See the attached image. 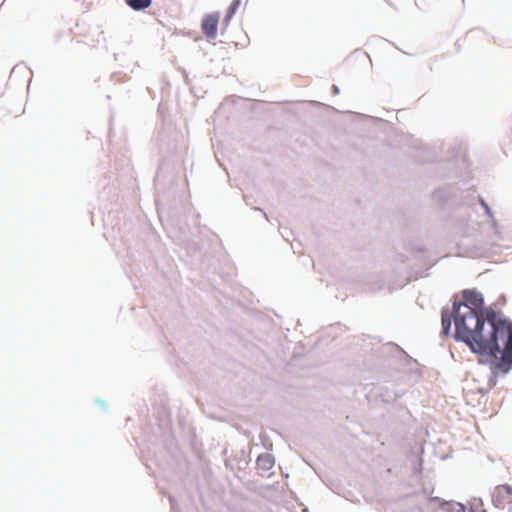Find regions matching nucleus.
<instances>
[{"instance_id": "nucleus-21", "label": "nucleus", "mask_w": 512, "mask_h": 512, "mask_svg": "<svg viewBox=\"0 0 512 512\" xmlns=\"http://www.w3.org/2000/svg\"><path fill=\"white\" fill-rule=\"evenodd\" d=\"M255 209H256V210H260V211L263 213L264 217H265L266 219H268L267 213H265V212H264L263 210H261L260 208H255Z\"/></svg>"}, {"instance_id": "nucleus-2", "label": "nucleus", "mask_w": 512, "mask_h": 512, "mask_svg": "<svg viewBox=\"0 0 512 512\" xmlns=\"http://www.w3.org/2000/svg\"><path fill=\"white\" fill-rule=\"evenodd\" d=\"M448 311L452 315L466 314L467 316H490L492 313H503L492 307L485 305L484 295L476 289H464L461 291V297L454 296L451 300V306Z\"/></svg>"}, {"instance_id": "nucleus-9", "label": "nucleus", "mask_w": 512, "mask_h": 512, "mask_svg": "<svg viewBox=\"0 0 512 512\" xmlns=\"http://www.w3.org/2000/svg\"><path fill=\"white\" fill-rule=\"evenodd\" d=\"M376 280L370 281L366 283L365 290L375 292L377 290H381L384 286V280L381 276H376Z\"/></svg>"}, {"instance_id": "nucleus-1", "label": "nucleus", "mask_w": 512, "mask_h": 512, "mask_svg": "<svg viewBox=\"0 0 512 512\" xmlns=\"http://www.w3.org/2000/svg\"><path fill=\"white\" fill-rule=\"evenodd\" d=\"M441 335L465 344L479 358L512 343V320L504 313L452 315L447 305L441 309Z\"/></svg>"}, {"instance_id": "nucleus-17", "label": "nucleus", "mask_w": 512, "mask_h": 512, "mask_svg": "<svg viewBox=\"0 0 512 512\" xmlns=\"http://www.w3.org/2000/svg\"><path fill=\"white\" fill-rule=\"evenodd\" d=\"M387 348H389V349L394 348V349L398 350L399 352H404L399 346H397L395 344H389Z\"/></svg>"}, {"instance_id": "nucleus-10", "label": "nucleus", "mask_w": 512, "mask_h": 512, "mask_svg": "<svg viewBox=\"0 0 512 512\" xmlns=\"http://www.w3.org/2000/svg\"><path fill=\"white\" fill-rule=\"evenodd\" d=\"M446 506L447 512H466L465 506L459 502H447Z\"/></svg>"}, {"instance_id": "nucleus-18", "label": "nucleus", "mask_w": 512, "mask_h": 512, "mask_svg": "<svg viewBox=\"0 0 512 512\" xmlns=\"http://www.w3.org/2000/svg\"><path fill=\"white\" fill-rule=\"evenodd\" d=\"M490 390L488 388H479L478 393L486 395Z\"/></svg>"}, {"instance_id": "nucleus-20", "label": "nucleus", "mask_w": 512, "mask_h": 512, "mask_svg": "<svg viewBox=\"0 0 512 512\" xmlns=\"http://www.w3.org/2000/svg\"><path fill=\"white\" fill-rule=\"evenodd\" d=\"M413 146H414V148H419V147H420V142H418L417 140H415V141L413 142Z\"/></svg>"}, {"instance_id": "nucleus-22", "label": "nucleus", "mask_w": 512, "mask_h": 512, "mask_svg": "<svg viewBox=\"0 0 512 512\" xmlns=\"http://www.w3.org/2000/svg\"><path fill=\"white\" fill-rule=\"evenodd\" d=\"M159 178H160V173L157 174L156 180H158Z\"/></svg>"}, {"instance_id": "nucleus-7", "label": "nucleus", "mask_w": 512, "mask_h": 512, "mask_svg": "<svg viewBox=\"0 0 512 512\" xmlns=\"http://www.w3.org/2000/svg\"><path fill=\"white\" fill-rule=\"evenodd\" d=\"M256 464L258 469L267 472L273 468L275 464V458L272 454L262 453L258 456Z\"/></svg>"}, {"instance_id": "nucleus-16", "label": "nucleus", "mask_w": 512, "mask_h": 512, "mask_svg": "<svg viewBox=\"0 0 512 512\" xmlns=\"http://www.w3.org/2000/svg\"><path fill=\"white\" fill-rule=\"evenodd\" d=\"M413 249L418 253H422L425 250L421 245H416Z\"/></svg>"}, {"instance_id": "nucleus-14", "label": "nucleus", "mask_w": 512, "mask_h": 512, "mask_svg": "<svg viewBox=\"0 0 512 512\" xmlns=\"http://www.w3.org/2000/svg\"><path fill=\"white\" fill-rule=\"evenodd\" d=\"M95 403L98 404L103 411H107L108 406L103 399L97 397L95 398Z\"/></svg>"}, {"instance_id": "nucleus-4", "label": "nucleus", "mask_w": 512, "mask_h": 512, "mask_svg": "<svg viewBox=\"0 0 512 512\" xmlns=\"http://www.w3.org/2000/svg\"><path fill=\"white\" fill-rule=\"evenodd\" d=\"M220 13L218 11L205 14L201 20V31L208 40H214L218 34Z\"/></svg>"}, {"instance_id": "nucleus-3", "label": "nucleus", "mask_w": 512, "mask_h": 512, "mask_svg": "<svg viewBox=\"0 0 512 512\" xmlns=\"http://www.w3.org/2000/svg\"><path fill=\"white\" fill-rule=\"evenodd\" d=\"M479 365L488 366L490 375L488 376V389L496 387L499 378H503L512 370V343H507L498 351L490 352L478 358Z\"/></svg>"}, {"instance_id": "nucleus-13", "label": "nucleus", "mask_w": 512, "mask_h": 512, "mask_svg": "<svg viewBox=\"0 0 512 512\" xmlns=\"http://www.w3.org/2000/svg\"><path fill=\"white\" fill-rule=\"evenodd\" d=\"M232 19L233 18L228 17L226 15L224 16V18L222 20V23H221V28H220V34L222 36L226 33V31H227V29H228Z\"/></svg>"}, {"instance_id": "nucleus-8", "label": "nucleus", "mask_w": 512, "mask_h": 512, "mask_svg": "<svg viewBox=\"0 0 512 512\" xmlns=\"http://www.w3.org/2000/svg\"><path fill=\"white\" fill-rule=\"evenodd\" d=\"M125 2L134 11H143L152 4V0H125Z\"/></svg>"}, {"instance_id": "nucleus-19", "label": "nucleus", "mask_w": 512, "mask_h": 512, "mask_svg": "<svg viewBox=\"0 0 512 512\" xmlns=\"http://www.w3.org/2000/svg\"><path fill=\"white\" fill-rule=\"evenodd\" d=\"M170 503H171L172 511L175 512L174 499L172 497H170Z\"/></svg>"}, {"instance_id": "nucleus-5", "label": "nucleus", "mask_w": 512, "mask_h": 512, "mask_svg": "<svg viewBox=\"0 0 512 512\" xmlns=\"http://www.w3.org/2000/svg\"><path fill=\"white\" fill-rule=\"evenodd\" d=\"M491 499L495 507L504 509L506 504L512 503V486L508 484L497 486Z\"/></svg>"}, {"instance_id": "nucleus-11", "label": "nucleus", "mask_w": 512, "mask_h": 512, "mask_svg": "<svg viewBox=\"0 0 512 512\" xmlns=\"http://www.w3.org/2000/svg\"><path fill=\"white\" fill-rule=\"evenodd\" d=\"M241 1L242 0H233L228 6L225 15L233 18L241 5Z\"/></svg>"}, {"instance_id": "nucleus-23", "label": "nucleus", "mask_w": 512, "mask_h": 512, "mask_svg": "<svg viewBox=\"0 0 512 512\" xmlns=\"http://www.w3.org/2000/svg\"><path fill=\"white\" fill-rule=\"evenodd\" d=\"M17 67H18L17 65L15 67H13L12 73L16 70Z\"/></svg>"}, {"instance_id": "nucleus-12", "label": "nucleus", "mask_w": 512, "mask_h": 512, "mask_svg": "<svg viewBox=\"0 0 512 512\" xmlns=\"http://www.w3.org/2000/svg\"><path fill=\"white\" fill-rule=\"evenodd\" d=\"M478 200L481 204V206L483 207L484 211H485V214L491 218L492 222H493V225L495 226L496 225V221L494 219V216H493V212H492V209L491 207L487 204V202L481 197V196H478Z\"/></svg>"}, {"instance_id": "nucleus-6", "label": "nucleus", "mask_w": 512, "mask_h": 512, "mask_svg": "<svg viewBox=\"0 0 512 512\" xmlns=\"http://www.w3.org/2000/svg\"><path fill=\"white\" fill-rule=\"evenodd\" d=\"M454 195V189L453 187L448 184L443 187H439L434 190L432 194V198L434 201L438 202L439 204H445L448 202Z\"/></svg>"}, {"instance_id": "nucleus-15", "label": "nucleus", "mask_w": 512, "mask_h": 512, "mask_svg": "<svg viewBox=\"0 0 512 512\" xmlns=\"http://www.w3.org/2000/svg\"><path fill=\"white\" fill-rule=\"evenodd\" d=\"M331 89L334 95H338L340 93V89L336 84H333Z\"/></svg>"}]
</instances>
